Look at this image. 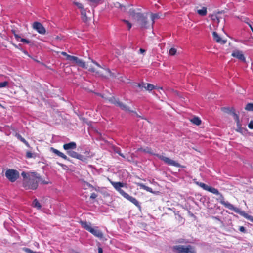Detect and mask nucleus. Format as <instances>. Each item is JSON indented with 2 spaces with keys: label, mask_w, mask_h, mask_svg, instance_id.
Wrapping results in <instances>:
<instances>
[{
  "label": "nucleus",
  "mask_w": 253,
  "mask_h": 253,
  "mask_svg": "<svg viewBox=\"0 0 253 253\" xmlns=\"http://www.w3.org/2000/svg\"><path fill=\"white\" fill-rule=\"evenodd\" d=\"M21 175L24 178L22 186L25 190L37 189L39 182L43 184H48L50 183L48 181L43 180L40 175L36 172L27 173L23 171L21 173Z\"/></svg>",
  "instance_id": "nucleus-1"
},
{
  "label": "nucleus",
  "mask_w": 253,
  "mask_h": 253,
  "mask_svg": "<svg viewBox=\"0 0 253 253\" xmlns=\"http://www.w3.org/2000/svg\"><path fill=\"white\" fill-rule=\"evenodd\" d=\"M197 185H198L200 187L202 188L203 189L207 190L210 192H211L213 194H214L215 195H219L220 194L218 190L213 187L209 186L206 184L202 183V182H197Z\"/></svg>",
  "instance_id": "nucleus-13"
},
{
  "label": "nucleus",
  "mask_w": 253,
  "mask_h": 253,
  "mask_svg": "<svg viewBox=\"0 0 253 253\" xmlns=\"http://www.w3.org/2000/svg\"><path fill=\"white\" fill-rule=\"evenodd\" d=\"M212 36H213L214 40L216 42L221 44H224L226 42V40H223L219 36V35L217 34V32H213L212 33Z\"/></svg>",
  "instance_id": "nucleus-17"
},
{
  "label": "nucleus",
  "mask_w": 253,
  "mask_h": 253,
  "mask_svg": "<svg viewBox=\"0 0 253 253\" xmlns=\"http://www.w3.org/2000/svg\"><path fill=\"white\" fill-rule=\"evenodd\" d=\"M8 84V82L7 81H4L3 82L0 83V88L5 87L7 86Z\"/></svg>",
  "instance_id": "nucleus-37"
},
{
  "label": "nucleus",
  "mask_w": 253,
  "mask_h": 253,
  "mask_svg": "<svg viewBox=\"0 0 253 253\" xmlns=\"http://www.w3.org/2000/svg\"><path fill=\"white\" fill-rule=\"evenodd\" d=\"M114 6L116 8H120L121 10L125 7L124 6H123L122 4H120L118 2L114 3Z\"/></svg>",
  "instance_id": "nucleus-36"
},
{
  "label": "nucleus",
  "mask_w": 253,
  "mask_h": 253,
  "mask_svg": "<svg viewBox=\"0 0 253 253\" xmlns=\"http://www.w3.org/2000/svg\"><path fill=\"white\" fill-rule=\"evenodd\" d=\"M233 115L235 117V121L237 123V125L238 128H240L241 127V125L240 123L239 116L237 114H236L235 113H233Z\"/></svg>",
  "instance_id": "nucleus-29"
},
{
  "label": "nucleus",
  "mask_w": 253,
  "mask_h": 253,
  "mask_svg": "<svg viewBox=\"0 0 253 253\" xmlns=\"http://www.w3.org/2000/svg\"><path fill=\"white\" fill-rule=\"evenodd\" d=\"M109 101L116 106L120 108L121 109L126 112H134L133 111L131 110L129 107L124 104L123 102L120 101L118 98H116L114 97H110L109 99Z\"/></svg>",
  "instance_id": "nucleus-8"
},
{
  "label": "nucleus",
  "mask_w": 253,
  "mask_h": 253,
  "mask_svg": "<svg viewBox=\"0 0 253 253\" xmlns=\"http://www.w3.org/2000/svg\"><path fill=\"white\" fill-rule=\"evenodd\" d=\"M81 14L82 15V19L84 22H86L88 20V18L86 16V10L84 9H83L81 10Z\"/></svg>",
  "instance_id": "nucleus-24"
},
{
  "label": "nucleus",
  "mask_w": 253,
  "mask_h": 253,
  "mask_svg": "<svg viewBox=\"0 0 253 253\" xmlns=\"http://www.w3.org/2000/svg\"><path fill=\"white\" fill-rule=\"evenodd\" d=\"M215 18H216V21L218 23L219 22V18L217 16V15H215Z\"/></svg>",
  "instance_id": "nucleus-52"
},
{
  "label": "nucleus",
  "mask_w": 253,
  "mask_h": 253,
  "mask_svg": "<svg viewBox=\"0 0 253 253\" xmlns=\"http://www.w3.org/2000/svg\"><path fill=\"white\" fill-rule=\"evenodd\" d=\"M21 51H22V52H23L25 55H27V56H29V54H28V52L27 51L24 50H23V49H22V50H21Z\"/></svg>",
  "instance_id": "nucleus-51"
},
{
  "label": "nucleus",
  "mask_w": 253,
  "mask_h": 253,
  "mask_svg": "<svg viewBox=\"0 0 253 253\" xmlns=\"http://www.w3.org/2000/svg\"><path fill=\"white\" fill-rule=\"evenodd\" d=\"M23 250L26 253H37L36 252L33 251L32 250H31L29 248H25L23 249Z\"/></svg>",
  "instance_id": "nucleus-38"
},
{
  "label": "nucleus",
  "mask_w": 253,
  "mask_h": 253,
  "mask_svg": "<svg viewBox=\"0 0 253 253\" xmlns=\"http://www.w3.org/2000/svg\"><path fill=\"white\" fill-rule=\"evenodd\" d=\"M116 153H118L120 156L122 157L123 158H125V156L120 151H116Z\"/></svg>",
  "instance_id": "nucleus-46"
},
{
  "label": "nucleus",
  "mask_w": 253,
  "mask_h": 253,
  "mask_svg": "<svg viewBox=\"0 0 253 253\" xmlns=\"http://www.w3.org/2000/svg\"><path fill=\"white\" fill-rule=\"evenodd\" d=\"M248 127L249 128L253 129V121H251L248 124Z\"/></svg>",
  "instance_id": "nucleus-41"
},
{
  "label": "nucleus",
  "mask_w": 253,
  "mask_h": 253,
  "mask_svg": "<svg viewBox=\"0 0 253 253\" xmlns=\"http://www.w3.org/2000/svg\"><path fill=\"white\" fill-rule=\"evenodd\" d=\"M190 121L196 125L199 126L201 124V120L197 117H194L193 119H191Z\"/></svg>",
  "instance_id": "nucleus-27"
},
{
  "label": "nucleus",
  "mask_w": 253,
  "mask_h": 253,
  "mask_svg": "<svg viewBox=\"0 0 253 253\" xmlns=\"http://www.w3.org/2000/svg\"><path fill=\"white\" fill-rule=\"evenodd\" d=\"M177 242L178 243H184V239H179V240L177 241Z\"/></svg>",
  "instance_id": "nucleus-48"
},
{
  "label": "nucleus",
  "mask_w": 253,
  "mask_h": 253,
  "mask_svg": "<svg viewBox=\"0 0 253 253\" xmlns=\"http://www.w3.org/2000/svg\"><path fill=\"white\" fill-rule=\"evenodd\" d=\"M61 54L66 57V59L69 61L70 64L77 65L84 68H88L87 64L77 57L69 55L65 52H62Z\"/></svg>",
  "instance_id": "nucleus-7"
},
{
  "label": "nucleus",
  "mask_w": 253,
  "mask_h": 253,
  "mask_svg": "<svg viewBox=\"0 0 253 253\" xmlns=\"http://www.w3.org/2000/svg\"><path fill=\"white\" fill-rule=\"evenodd\" d=\"M32 206L34 208H37L38 210L41 209L42 207L40 203L37 199L34 200L32 203Z\"/></svg>",
  "instance_id": "nucleus-26"
},
{
  "label": "nucleus",
  "mask_w": 253,
  "mask_h": 253,
  "mask_svg": "<svg viewBox=\"0 0 253 253\" xmlns=\"http://www.w3.org/2000/svg\"><path fill=\"white\" fill-rule=\"evenodd\" d=\"M212 20L213 21H216V18H215V15H212Z\"/></svg>",
  "instance_id": "nucleus-54"
},
{
  "label": "nucleus",
  "mask_w": 253,
  "mask_h": 253,
  "mask_svg": "<svg viewBox=\"0 0 253 253\" xmlns=\"http://www.w3.org/2000/svg\"><path fill=\"white\" fill-rule=\"evenodd\" d=\"M67 154L70 157L80 160L83 162L86 161L87 158L89 157V152L88 151H85V152L84 153V154H85V156L81 155L78 153L77 152L73 151V150L67 152Z\"/></svg>",
  "instance_id": "nucleus-10"
},
{
  "label": "nucleus",
  "mask_w": 253,
  "mask_h": 253,
  "mask_svg": "<svg viewBox=\"0 0 253 253\" xmlns=\"http://www.w3.org/2000/svg\"><path fill=\"white\" fill-rule=\"evenodd\" d=\"M122 21L126 24V25L128 27V29L129 30L132 27L131 24L128 21L125 20V19L122 20Z\"/></svg>",
  "instance_id": "nucleus-34"
},
{
  "label": "nucleus",
  "mask_w": 253,
  "mask_h": 253,
  "mask_svg": "<svg viewBox=\"0 0 253 253\" xmlns=\"http://www.w3.org/2000/svg\"><path fill=\"white\" fill-rule=\"evenodd\" d=\"M137 185L138 186H139L140 187V188H141V189H144L148 192H149L150 193H153V190L151 188L145 185L143 183H137Z\"/></svg>",
  "instance_id": "nucleus-22"
},
{
  "label": "nucleus",
  "mask_w": 253,
  "mask_h": 253,
  "mask_svg": "<svg viewBox=\"0 0 253 253\" xmlns=\"http://www.w3.org/2000/svg\"><path fill=\"white\" fill-rule=\"evenodd\" d=\"M88 0L93 3L98 4L101 0Z\"/></svg>",
  "instance_id": "nucleus-43"
},
{
  "label": "nucleus",
  "mask_w": 253,
  "mask_h": 253,
  "mask_svg": "<svg viewBox=\"0 0 253 253\" xmlns=\"http://www.w3.org/2000/svg\"><path fill=\"white\" fill-rule=\"evenodd\" d=\"M239 230L240 231L243 232V233H245L246 232V229L245 228V227L244 226H240L239 227Z\"/></svg>",
  "instance_id": "nucleus-44"
},
{
  "label": "nucleus",
  "mask_w": 253,
  "mask_h": 253,
  "mask_svg": "<svg viewBox=\"0 0 253 253\" xmlns=\"http://www.w3.org/2000/svg\"><path fill=\"white\" fill-rule=\"evenodd\" d=\"M88 70L92 72H95L98 76L104 78H109L115 77V75L112 73L109 68L101 67L95 61L91 60L87 63Z\"/></svg>",
  "instance_id": "nucleus-2"
},
{
  "label": "nucleus",
  "mask_w": 253,
  "mask_h": 253,
  "mask_svg": "<svg viewBox=\"0 0 253 253\" xmlns=\"http://www.w3.org/2000/svg\"><path fill=\"white\" fill-rule=\"evenodd\" d=\"M241 214L244 216L246 219H248V220L253 222V216L249 215L248 214L245 213V212H242L241 213Z\"/></svg>",
  "instance_id": "nucleus-28"
},
{
  "label": "nucleus",
  "mask_w": 253,
  "mask_h": 253,
  "mask_svg": "<svg viewBox=\"0 0 253 253\" xmlns=\"http://www.w3.org/2000/svg\"><path fill=\"white\" fill-rule=\"evenodd\" d=\"M128 13L129 15L131 16V17L135 20H136V19L138 18L139 15L141 14V13L140 12H136L134 9H130Z\"/></svg>",
  "instance_id": "nucleus-21"
},
{
  "label": "nucleus",
  "mask_w": 253,
  "mask_h": 253,
  "mask_svg": "<svg viewBox=\"0 0 253 253\" xmlns=\"http://www.w3.org/2000/svg\"><path fill=\"white\" fill-rule=\"evenodd\" d=\"M212 218L214 219H215V220H218V221H220V219L217 217L212 216Z\"/></svg>",
  "instance_id": "nucleus-53"
},
{
  "label": "nucleus",
  "mask_w": 253,
  "mask_h": 253,
  "mask_svg": "<svg viewBox=\"0 0 253 253\" xmlns=\"http://www.w3.org/2000/svg\"><path fill=\"white\" fill-rule=\"evenodd\" d=\"M15 136L17 137V138L19 140H20L21 142H22L23 143H24L26 145V146H27L28 147H30V145H29V144L28 143V142L23 137H22L21 135H20L19 134L16 133Z\"/></svg>",
  "instance_id": "nucleus-25"
},
{
  "label": "nucleus",
  "mask_w": 253,
  "mask_h": 253,
  "mask_svg": "<svg viewBox=\"0 0 253 253\" xmlns=\"http://www.w3.org/2000/svg\"><path fill=\"white\" fill-rule=\"evenodd\" d=\"M159 18H160V15L158 13L152 14H151V20H152L151 25H152L154 24L155 19H158Z\"/></svg>",
  "instance_id": "nucleus-31"
},
{
  "label": "nucleus",
  "mask_w": 253,
  "mask_h": 253,
  "mask_svg": "<svg viewBox=\"0 0 253 253\" xmlns=\"http://www.w3.org/2000/svg\"><path fill=\"white\" fill-rule=\"evenodd\" d=\"M97 197V195L95 193H92L91 194L90 198L94 199H95Z\"/></svg>",
  "instance_id": "nucleus-42"
},
{
  "label": "nucleus",
  "mask_w": 253,
  "mask_h": 253,
  "mask_svg": "<svg viewBox=\"0 0 253 253\" xmlns=\"http://www.w3.org/2000/svg\"><path fill=\"white\" fill-rule=\"evenodd\" d=\"M136 21L139 23V25L141 28H148L150 24L147 20V18L144 15L143 13L139 15L138 18L136 19Z\"/></svg>",
  "instance_id": "nucleus-12"
},
{
  "label": "nucleus",
  "mask_w": 253,
  "mask_h": 253,
  "mask_svg": "<svg viewBox=\"0 0 253 253\" xmlns=\"http://www.w3.org/2000/svg\"><path fill=\"white\" fill-rule=\"evenodd\" d=\"M12 33L14 34V35L15 36V34H17L16 33V31L15 30H12Z\"/></svg>",
  "instance_id": "nucleus-55"
},
{
  "label": "nucleus",
  "mask_w": 253,
  "mask_h": 253,
  "mask_svg": "<svg viewBox=\"0 0 253 253\" xmlns=\"http://www.w3.org/2000/svg\"><path fill=\"white\" fill-rule=\"evenodd\" d=\"M6 177L11 182H14L19 177V172L15 169H7L5 172Z\"/></svg>",
  "instance_id": "nucleus-11"
},
{
  "label": "nucleus",
  "mask_w": 253,
  "mask_h": 253,
  "mask_svg": "<svg viewBox=\"0 0 253 253\" xmlns=\"http://www.w3.org/2000/svg\"><path fill=\"white\" fill-rule=\"evenodd\" d=\"M197 13L202 16H204L207 14V10L206 7H203L201 9L197 11Z\"/></svg>",
  "instance_id": "nucleus-23"
},
{
  "label": "nucleus",
  "mask_w": 253,
  "mask_h": 253,
  "mask_svg": "<svg viewBox=\"0 0 253 253\" xmlns=\"http://www.w3.org/2000/svg\"><path fill=\"white\" fill-rule=\"evenodd\" d=\"M26 156L27 158H31L33 157V154L30 151H27Z\"/></svg>",
  "instance_id": "nucleus-39"
},
{
  "label": "nucleus",
  "mask_w": 253,
  "mask_h": 253,
  "mask_svg": "<svg viewBox=\"0 0 253 253\" xmlns=\"http://www.w3.org/2000/svg\"><path fill=\"white\" fill-rule=\"evenodd\" d=\"M145 52H146V50H145V49H144L140 48V49H139V52H140V53L144 54V53H145Z\"/></svg>",
  "instance_id": "nucleus-47"
},
{
  "label": "nucleus",
  "mask_w": 253,
  "mask_h": 253,
  "mask_svg": "<svg viewBox=\"0 0 253 253\" xmlns=\"http://www.w3.org/2000/svg\"><path fill=\"white\" fill-rule=\"evenodd\" d=\"M245 109L248 111H253V103H248L245 107Z\"/></svg>",
  "instance_id": "nucleus-30"
},
{
  "label": "nucleus",
  "mask_w": 253,
  "mask_h": 253,
  "mask_svg": "<svg viewBox=\"0 0 253 253\" xmlns=\"http://www.w3.org/2000/svg\"><path fill=\"white\" fill-rule=\"evenodd\" d=\"M138 86L140 88H144L145 90L148 91H151L154 88V86L149 83H142L141 84H138Z\"/></svg>",
  "instance_id": "nucleus-19"
},
{
  "label": "nucleus",
  "mask_w": 253,
  "mask_h": 253,
  "mask_svg": "<svg viewBox=\"0 0 253 253\" xmlns=\"http://www.w3.org/2000/svg\"><path fill=\"white\" fill-rule=\"evenodd\" d=\"M176 51H177V50L175 48H171L169 50V54L171 56H173V55H175Z\"/></svg>",
  "instance_id": "nucleus-33"
},
{
  "label": "nucleus",
  "mask_w": 253,
  "mask_h": 253,
  "mask_svg": "<svg viewBox=\"0 0 253 253\" xmlns=\"http://www.w3.org/2000/svg\"><path fill=\"white\" fill-rule=\"evenodd\" d=\"M244 21L249 25L252 32L253 33V28L252 27L251 24L250 23L249 18L247 17L244 18Z\"/></svg>",
  "instance_id": "nucleus-32"
},
{
  "label": "nucleus",
  "mask_w": 253,
  "mask_h": 253,
  "mask_svg": "<svg viewBox=\"0 0 253 253\" xmlns=\"http://www.w3.org/2000/svg\"><path fill=\"white\" fill-rule=\"evenodd\" d=\"M80 223L83 228L91 233L95 237L99 239H102L103 237V234L102 232L99 229L98 226H95L92 228L91 226L90 223H88L86 221H81Z\"/></svg>",
  "instance_id": "nucleus-5"
},
{
  "label": "nucleus",
  "mask_w": 253,
  "mask_h": 253,
  "mask_svg": "<svg viewBox=\"0 0 253 253\" xmlns=\"http://www.w3.org/2000/svg\"><path fill=\"white\" fill-rule=\"evenodd\" d=\"M231 56L233 57H235L242 61L245 62V58L244 57V55L242 52V51H240L239 50H234Z\"/></svg>",
  "instance_id": "nucleus-16"
},
{
  "label": "nucleus",
  "mask_w": 253,
  "mask_h": 253,
  "mask_svg": "<svg viewBox=\"0 0 253 253\" xmlns=\"http://www.w3.org/2000/svg\"><path fill=\"white\" fill-rule=\"evenodd\" d=\"M50 151L51 152H52L53 153H54L56 155H57L58 156L60 157L62 159H63L64 160H69V158L67 157V156L66 155H65L63 153L61 152L60 151H59L57 149H55V148H54L53 147H51L50 148Z\"/></svg>",
  "instance_id": "nucleus-20"
},
{
  "label": "nucleus",
  "mask_w": 253,
  "mask_h": 253,
  "mask_svg": "<svg viewBox=\"0 0 253 253\" xmlns=\"http://www.w3.org/2000/svg\"><path fill=\"white\" fill-rule=\"evenodd\" d=\"M109 101L116 106L120 108L121 109L126 112H134L133 111L131 110L129 107L124 104L123 102L120 101L118 98H116L114 97H110L109 99Z\"/></svg>",
  "instance_id": "nucleus-9"
},
{
  "label": "nucleus",
  "mask_w": 253,
  "mask_h": 253,
  "mask_svg": "<svg viewBox=\"0 0 253 253\" xmlns=\"http://www.w3.org/2000/svg\"><path fill=\"white\" fill-rule=\"evenodd\" d=\"M14 37L17 41H20V39H21V37L18 34H15Z\"/></svg>",
  "instance_id": "nucleus-45"
},
{
  "label": "nucleus",
  "mask_w": 253,
  "mask_h": 253,
  "mask_svg": "<svg viewBox=\"0 0 253 253\" xmlns=\"http://www.w3.org/2000/svg\"><path fill=\"white\" fill-rule=\"evenodd\" d=\"M98 253H103V250L101 247H98Z\"/></svg>",
  "instance_id": "nucleus-50"
},
{
  "label": "nucleus",
  "mask_w": 253,
  "mask_h": 253,
  "mask_svg": "<svg viewBox=\"0 0 253 253\" xmlns=\"http://www.w3.org/2000/svg\"><path fill=\"white\" fill-rule=\"evenodd\" d=\"M172 251L175 253H197L195 248L191 245H175L171 248Z\"/></svg>",
  "instance_id": "nucleus-6"
},
{
  "label": "nucleus",
  "mask_w": 253,
  "mask_h": 253,
  "mask_svg": "<svg viewBox=\"0 0 253 253\" xmlns=\"http://www.w3.org/2000/svg\"><path fill=\"white\" fill-rule=\"evenodd\" d=\"M75 253H79V252H75Z\"/></svg>",
  "instance_id": "nucleus-58"
},
{
  "label": "nucleus",
  "mask_w": 253,
  "mask_h": 253,
  "mask_svg": "<svg viewBox=\"0 0 253 253\" xmlns=\"http://www.w3.org/2000/svg\"><path fill=\"white\" fill-rule=\"evenodd\" d=\"M74 4L76 5L79 9L81 10L84 9L83 4L78 2H74Z\"/></svg>",
  "instance_id": "nucleus-35"
},
{
  "label": "nucleus",
  "mask_w": 253,
  "mask_h": 253,
  "mask_svg": "<svg viewBox=\"0 0 253 253\" xmlns=\"http://www.w3.org/2000/svg\"><path fill=\"white\" fill-rule=\"evenodd\" d=\"M116 150H120V148H116Z\"/></svg>",
  "instance_id": "nucleus-57"
},
{
  "label": "nucleus",
  "mask_w": 253,
  "mask_h": 253,
  "mask_svg": "<svg viewBox=\"0 0 253 253\" xmlns=\"http://www.w3.org/2000/svg\"><path fill=\"white\" fill-rule=\"evenodd\" d=\"M112 185L113 186L114 188L125 198L131 202L132 203L134 204L137 207L140 208L141 206L139 202L137 199L130 196L128 194L126 193L124 190L121 189V187H123L125 186V184L121 182H112Z\"/></svg>",
  "instance_id": "nucleus-3"
},
{
  "label": "nucleus",
  "mask_w": 253,
  "mask_h": 253,
  "mask_svg": "<svg viewBox=\"0 0 253 253\" xmlns=\"http://www.w3.org/2000/svg\"><path fill=\"white\" fill-rule=\"evenodd\" d=\"M57 164L59 165V166L62 167L65 166L64 164L60 163H57Z\"/></svg>",
  "instance_id": "nucleus-56"
},
{
  "label": "nucleus",
  "mask_w": 253,
  "mask_h": 253,
  "mask_svg": "<svg viewBox=\"0 0 253 253\" xmlns=\"http://www.w3.org/2000/svg\"><path fill=\"white\" fill-rule=\"evenodd\" d=\"M138 150L140 151H142V152L147 153L148 154L156 156L159 159L163 161L165 163L167 164V165H168L169 166H174V167H175L177 168L182 167L180 164H179L178 163H177V162H176L173 160L169 159L168 157L164 156L162 155L153 153L151 148H150L149 147H147L144 149L142 148H140L138 149Z\"/></svg>",
  "instance_id": "nucleus-4"
},
{
  "label": "nucleus",
  "mask_w": 253,
  "mask_h": 253,
  "mask_svg": "<svg viewBox=\"0 0 253 253\" xmlns=\"http://www.w3.org/2000/svg\"><path fill=\"white\" fill-rule=\"evenodd\" d=\"M63 148L67 151H71L75 149L77 147L76 143L74 142H71L68 143L64 144L63 146Z\"/></svg>",
  "instance_id": "nucleus-18"
},
{
  "label": "nucleus",
  "mask_w": 253,
  "mask_h": 253,
  "mask_svg": "<svg viewBox=\"0 0 253 253\" xmlns=\"http://www.w3.org/2000/svg\"><path fill=\"white\" fill-rule=\"evenodd\" d=\"M32 27L40 34L44 35L46 33L45 28L40 22H34L32 24Z\"/></svg>",
  "instance_id": "nucleus-14"
},
{
  "label": "nucleus",
  "mask_w": 253,
  "mask_h": 253,
  "mask_svg": "<svg viewBox=\"0 0 253 253\" xmlns=\"http://www.w3.org/2000/svg\"><path fill=\"white\" fill-rule=\"evenodd\" d=\"M20 41L27 44H29L30 42V41L24 38H21Z\"/></svg>",
  "instance_id": "nucleus-40"
},
{
  "label": "nucleus",
  "mask_w": 253,
  "mask_h": 253,
  "mask_svg": "<svg viewBox=\"0 0 253 253\" xmlns=\"http://www.w3.org/2000/svg\"><path fill=\"white\" fill-rule=\"evenodd\" d=\"M221 197L222 199L220 201V203L224 205L226 208L234 211L235 212L238 213L239 212V209L236 207H235L232 204H230L228 202H226L224 201V197L222 196V195H221Z\"/></svg>",
  "instance_id": "nucleus-15"
},
{
  "label": "nucleus",
  "mask_w": 253,
  "mask_h": 253,
  "mask_svg": "<svg viewBox=\"0 0 253 253\" xmlns=\"http://www.w3.org/2000/svg\"><path fill=\"white\" fill-rule=\"evenodd\" d=\"M13 45L15 48H18V49H20V50H22V49L19 48V46H20V45H17L15 44H13Z\"/></svg>",
  "instance_id": "nucleus-49"
}]
</instances>
